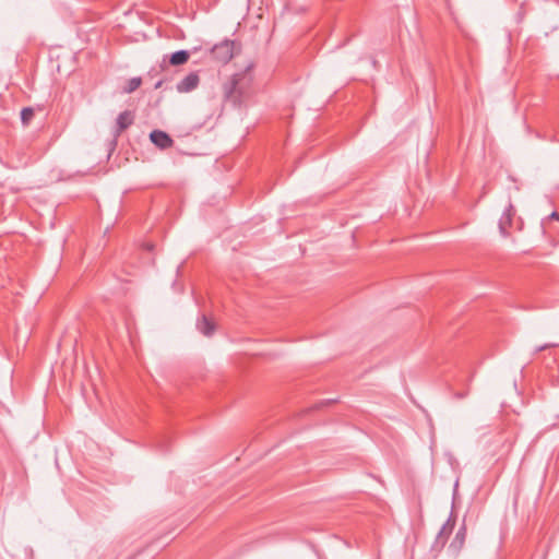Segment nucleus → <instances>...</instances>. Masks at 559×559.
<instances>
[{
  "label": "nucleus",
  "mask_w": 559,
  "mask_h": 559,
  "mask_svg": "<svg viewBox=\"0 0 559 559\" xmlns=\"http://www.w3.org/2000/svg\"><path fill=\"white\" fill-rule=\"evenodd\" d=\"M555 346H557V344H555V343H547V344L540 345V346L535 348V354L539 353L542 350H545L547 348L555 347Z\"/></svg>",
  "instance_id": "obj_13"
},
{
  "label": "nucleus",
  "mask_w": 559,
  "mask_h": 559,
  "mask_svg": "<svg viewBox=\"0 0 559 559\" xmlns=\"http://www.w3.org/2000/svg\"><path fill=\"white\" fill-rule=\"evenodd\" d=\"M199 82L198 73L191 72L177 83V91L179 93H189L198 87Z\"/></svg>",
  "instance_id": "obj_5"
},
{
  "label": "nucleus",
  "mask_w": 559,
  "mask_h": 559,
  "mask_svg": "<svg viewBox=\"0 0 559 559\" xmlns=\"http://www.w3.org/2000/svg\"><path fill=\"white\" fill-rule=\"evenodd\" d=\"M213 57L223 63L228 62L234 57V41L224 40L215 45L212 49Z\"/></svg>",
  "instance_id": "obj_3"
},
{
  "label": "nucleus",
  "mask_w": 559,
  "mask_h": 559,
  "mask_svg": "<svg viewBox=\"0 0 559 559\" xmlns=\"http://www.w3.org/2000/svg\"><path fill=\"white\" fill-rule=\"evenodd\" d=\"M197 329L204 335V336H212L215 332V323L209 319L205 314H202L201 318L197 321Z\"/></svg>",
  "instance_id": "obj_7"
},
{
  "label": "nucleus",
  "mask_w": 559,
  "mask_h": 559,
  "mask_svg": "<svg viewBox=\"0 0 559 559\" xmlns=\"http://www.w3.org/2000/svg\"><path fill=\"white\" fill-rule=\"evenodd\" d=\"M162 86V81H158L156 84H155V88H159Z\"/></svg>",
  "instance_id": "obj_16"
},
{
  "label": "nucleus",
  "mask_w": 559,
  "mask_h": 559,
  "mask_svg": "<svg viewBox=\"0 0 559 559\" xmlns=\"http://www.w3.org/2000/svg\"><path fill=\"white\" fill-rule=\"evenodd\" d=\"M466 533H467L466 526L463 524L456 532L455 537L450 545V547L454 551H460L463 548V546L465 544V539H466Z\"/></svg>",
  "instance_id": "obj_8"
},
{
  "label": "nucleus",
  "mask_w": 559,
  "mask_h": 559,
  "mask_svg": "<svg viewBox=\"0 0 559 559\" xmlns=\"http://www.w3.org/2000/svg\"><path fill=\"white\" fill-rule=\"evenodd\" d=\"M134 121V115L130 110H124L119 114L116 120V127L112 132L114 134V142L116 143L117 138L126 130L128 129Z\"/></svg>",
  "instance_id": "obj_4"
},
{
  "label": "nucleus",
  "mask_w": 559,
  "mask_h": 559,
  "mask_svg": "<svg viewBox=\"0 0 559 559\" xmlns=\"http://www.w3.org/2000/svg\"><path fill=\"white\" fill-rule=\"evenodd\" d=\"M35 111L32 107H25L21 110V120L24 126H28L33 120Z\"/></svg>",
  "instance_id": "obj_12"
},
{
  "label": "nucleus",
  "mask_w": 559,
  "mask_h": 559,
  "mask_svg": "<svg viewBox=\"0 0 559 559\" xmlns=\"http://www.w3.org/2000/svg\"><path fill=\"white\" fill-rule=\"evenodd\" d=\"M243 80V75L235 74L223 85L224 97L226 100L234 105L241 103V97L243 94L241 81Z\"/></svg>",
  "instance_id": "obj_1"
},
{
  "label": "nucleus",
  "mask_w": 559,
  "mask_h": 559,
  "mask_svg": "<svg viewBox=\"0 0 559 559\" xmlns=\"http://www.w3.org/2000/svg\"><path fill=\"white\" fill-rule=\"evenodd\" d=\"M454 525H455V520L452 516H450L447 520V522L443 524V526L441 527V530L438 534V538L443 539L442 542L444 543V540L448 538V536L452 533Z\"/></svg>",
  "instance_id": "obj_10"
},
{
  "label": "nucleus",
  "mask_w": 559,
  "mask_h": 559,
  "mask_svg": "<svg viewBox=\"0 0 559 559\" xmlns=\"http://www.w3.org/2000/svg\"><path fill=\"white\" fill-rule=\"evenodd\" d=\"M141 84H142L141 78H139V76L132 78L124 85L123 92L130 94V93L134 92L135 90H138L141 86Z\"/></svg>",
  "instance_id": "obj_11"
},
{
  "label": "nucleus",
  "mask_w": 559,
  "mask_h": 559,
  "mask_svg": "<svg viewBox=\"0 0 559 559\" xmlns=\"http://www.w3.org/2000/svg\"><path fill=\"white\" fill-rule=\"evenodd\" d=\"M151 141L159 148L165 150L171 147L174 144L173 139L162 130H153L150 133Z\"/></svg>",
  "instance_id": "obj_6"
},
{
  "label": "nucleus",
  "mask_w": 559,
  "mask_h": 559,
  "mask_svg": "<svg viewBox=\"0 0 559 559\" xmlns=\"http://www.w3.org/2000/svg\"><path fill=\"white\" fill-rule=\"evenodd\" d=\"M189 52L187 50H178L170 56L169 62L173 66L185 64L189 60Z\"/></svg>",
  "instance_id": "obj_9"
},
{
  "label": "nucleus",
  "mask_w": 559,
  "mask_h": 559,
  "mask_svg": "<svg viewBox=\"0 0 559 559\" xmlns=\"http://www.w3.org/2000/svg\"><path fill=\"white\" fill-rule=\"evenodd\" d=\"M515 217L516 209L511 197L508 195L504 210L498 221L499 233L503 238H508L510 236V228L512 227Z\"/></svg>",
  "instance_id": "obj_2"
},
{
  "label": "nucleus",
  "mask_w": 559,
  "mask_h": 559,
  "mask_svg": "<svg viewBox=\"0 0 559 559\" xmlns=\"http://www.w3.org/2000/svg\"><path fill=\"white\" fill-rule=\"evenodd\" d=\"M455 396H456L457 399H463V397H465V396H466V393H456V394H455Z\"/></svg>",
  "instance_id": "obj_15"
},
{
  "label": "nucleus",
  "mask_w": 559,
  "mask_h": 559,
  "mask_svg": "<svg viewBox=\"0 0 559 559\" xmlns=\"http://www.w3.org/2000/svg\"><path fill=\"white\" fill-rule=\"evenodd\" d=\"M548 218H550V219H559V213H558V212H552V213L548 216Z\"/></svg>",
  "instance_id": "obj_14"
}]
</instances>
